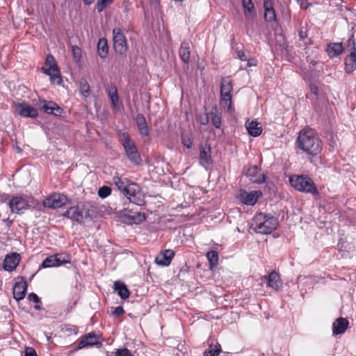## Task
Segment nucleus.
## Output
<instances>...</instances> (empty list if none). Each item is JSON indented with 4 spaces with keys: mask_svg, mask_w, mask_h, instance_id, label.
<instances>
[{
    "mask_svg": "<svg viewBox=\"0 0 356 356\" xmlns=\"http://www.w3.org/2000/svg\"><path fill=\"white\" fill-rule=\"evenodd\" d=\"M199 160L200 164L204 168L209 169L212 167L211 149L209 145H200Z\"/></svg>",
    "mask_w": 356,
    "mask_h": 356,
    "instance_id": "nucleus-13",
    "label": "nucleus"
},
{
    "mask_svg": "<svg viewBox=\"0 0 356 356\" xmlns=\"http://www.w3.org/2000/svg\"><path fill=\"white\" fill-rule=\"evenodd\" d=\"M182 143H183L184 145L186 146L187 148H190L192 146V141L189 138H188V139L183 138Z\"/></svg>",
    "mask_w": 356,
    "mask_h": 356,
    "instance_id": "nucleus-50",
    "label": "nucleus"
},
{
    "mask_svg": "<svg viewBox=\"0 0 356 356\" xmlns=\"http://www.w3.org/2000/svg\"><path fill=\"white\" fill-rule=\"evenodd\" d=\"M296 145L309 160L319 154L323 149V143L319 136L311 128L303 129L299 132Z\"/></svg>",
    "mask_w": 356,
    "mask_h": 356,
    "instance_id": "nucleus-1",
    "label": "nucleus"
},
{
    "mask_svg": "<svg viewBox=\"0 0 356 356\" xmlns=\"http://www.w3.org/2000/svg\"><path fill=\"white\" fill-rule=\"evenodd\" d=\"M128 218H129V220L130 223H136V222H138L136 221V218H138V222H142V221L145 220V216L144 215H141L140 213H138L137 216H129Z\"/></svg>",
    "mask_w": 356,
    "mask_h": 356,
    "instance_id": "nucleus-40",
    "label": "nucleus"
},
{
    "mask_svg": "<svg viewBox=\"0 0 356 356\" xmlns=\"http://www.w3.org/2000/svg\"><path fill=\"white\" fill-rule=\"evenodd\" d=\"M28 299L30 301H33L35 303H39L40 302V298L34 293H31L28 296Z\"/></svg>",
    "mask_w": 356,
    "mask_h": 356,
    "instance_id": "nucleus-45",
    "label": "nucleus"
},
{
    "mask_svg": "<svg viewBox=\"0 0 356 356\" xmlns=\"http://www.w3.org/2000/svg\"><path fill=\"white\" fill-rule=\"evenodd\" d=\"M261 195V193L259 191H251L248 193L245 191H243L240 193V200L243 204L246 205H254L257 202L259 197Z\"/></svg>",
    "mask_w": 356,
    "mask_h": 356,
    "instance_id": "nucleus-21",
    "label": "nucleus"
},
{
    "mask_svg": "<svg viewBox=\"0 0 356 356\" xmlns=\"http://www.w3.org/2000/svg\"><path fill=\"white\" fill-rule=\"evenodd\" d=\"M309 89L312 94L315 95H318V88L316 83H309Z\"/></svg>",
    "mask_w": 356,
    "mask_h": 356,
    "instance_id": "nucleus-47",
    "label": "nucleus"
},
{
    "mask_svg": "<svg viewBox=\"0 0 356 356\" xmlns=\"http://www.w3.org/2000/svg\"><path fill=\"white\" fill-rule=\"evenodd\" d=\"M248 134L254 137L259 136L262 132V128L256 121H247L245 124Z\"/></svg>",
    "mask_w": 356,
    "mask_h": 356,
    "instance_id": "nucleus-29",
    "label": "nucleus"
},
{
    "mask_svg": "<svg viewBox=\"0 0 356 356\" xmlns=\"http://www.w3.org/2000/svg\"><path fill=\"white\" fill-rule=\"evenodd\" d=\"M98 54L102 58H105L108 54L107 41L104 38H101L97 44Z\"/></svg>",
    "mask_w": 356,
    "mask_h": 356,
    "instance_id": "nucleus-33",
    "label": "nucleus"
},
{
    "mask_svg": "<svg viewBox=\"0 0 356 356\" xmlns=\"http://www.w3.org/2000/svg\"><path fill=\"white\" fill-rule=\"evenodd\" d=\"M291 186L299 192L317 195L318 191L314 181L307 175H294L289 177Z\"/></svg>",
    "mask_w": 356,
    "mask_h": 356,
    "instance_id": "nucleus-4",
    "label": "nucleus"
},
{
    "mask_svg": "<svg viewBox=\"0 0 356 356\" xmlns=\"http://www.w3.org/2000/svg\"><path fill=\"white\" fill-rule=\"evenodd\" d=\"M175 257V252L172 250H164L161 251L155 257V263L161 266H168Z\"/></svg>",
    "mask_w": 356,
    "mask_h": 356,
    "instance_id": "nucleus-16",
    "label": "nucleus"
},
{
    "mask_svg": "<svg viewBox=\"0 0 356 356\" xmlns=\"http://www.w3.org/2000/svg\"><path fill=\"white\" fill-rule=\"evenodd\" d=\"M106 92L111 99L113 106L115 107L119 100L117 88L114 84H111L106 88Z\"/></svg>",
    "mask_w": 356,
    "mask_h": 356,
    "instance_id": "nucleus-32",
    "label": "nucleus"
},
{
    "mask_svg": "<svg viewBox=\"0 0 356 356\" xmlns=\"http://www.w3.org/2000/svg\"><path fill=\"white\" fill-rule=\"evenodd\" d=\"M17 149L18 152H21V149H20V148H19V147H17Z\"/></svg>",
    "mask_w": 356,
    "mask_h": 356,
    "instance_id": "nucleus-57",
    "label": "nucleus"
},
{
    "mask_svg": "<svg viewBox=\"0 0 356 356\" xmlns=\"http://www.w3.org/2000/svg\"><path fill=\"white\" fill-rule=\"evenodd\" d=\"M113 182L130 202L138 206L144 204L145 201L138 184L119 176H115Z\"/></svg>",
    "mask_w": 356,
    "mask_h": 356,
    "instance_id": "nucleus-2",
    "label": "nucleus"
},
{
    "mask_svg": "<svg viewBox=\"0 0 356 356\" xmlns=\"http://www.w3.org/2000/svg\"><path fill=\"white\" fill-rule=\"evenodd\" d=\"M101 342L99 340V337L94 332H89L82 337L81 339L79 342L76 350H80L85 348L92 347L96 345H100Z\"/></svg>",
    "mask_w": 356,
    "mask_h": 356,
    "instance_id": "nucleus-14",
    "label": "nucleus"
},
{
    "mask_svg": "<svg viewBox=\"0 0 356 356\" xmlns=\"http://www.w3.org/2000/svg\"><path fill=\"white\" fill-rule=\"evenodd\" d=\"M80 90L81 94L87 97L90 95V87L88 83L86 80H83L80 82Z\"/></svg>",
    "mask_w": 356,
    "mask_h": 356,
    "instance_id": "nucleus-35",
    "label": "nucleus"
},
{
    "mask_svg": "<svg viewBox=\"0 0 356 356\" xmlns=\"http://www.w3.org/2000/svg\"><path fill=\"white\" fill-rule=\"evenodd\" d=\"M179 55L180 58L184 63L188 64L189 63L191 58L189 43L186 42L181 43L179 51Z\"/></svg>",
    "mask_w": 356,
    "mask_h": 356,
    "instance_id": "nucleus-28",
    "label": "nucleus"
},
{
    "mask_svg": "<svg viewBox=\"0 0 356 356\" xmlns=\"http://www.w3.org/2000/svg\"><path fill=\"white\" fill-rule=\"evenodd\" d=\"M248 60V66L252 67L255 66L257 65V60L254 58L247 59Z\"/></svg>",
    "mask_w": 356,
    "mask_h": 356,
    "instance_id": "nucleus-51",
    "label": "nucleus"
},
{
    "mask_svg": "<svg viewBox=\"0 0 356 356\" xmlns=\"http://www.w3.org/2000/svg\"><path fill=\"white\" fill-rule=\"evenodd\" d=\"M34 308L36 310H40L41 309V307L39 305H35Z\"/></svg>",
    "mask_w": 356,
    "mask_h": 356,
    "instance_id": "nucleus-54",
    "label": "nucleus"
},
{
    "mask_svg": "<svg viewBox=\"0 0 356 356\" xmlns=\"http://www.w3.org/2000/svg\"><path fill=\"white\" fill-rule=\"evenodd\" d=\"M299 36L301 39H304L306 37V33L302 30L299 31Z\"/></svg>",
    "mask_w": 356,
    "mask_h": 356,
    "instance_id": "nucleus-52",
    "label": "nucleus"
},
{
    "mask_svg": "<svg viewBox=\"0 0 356 356\" xmlns=\"http://www.w3.org/2000/svg\"><path fill=\"white\" fill-rule=\"evenodd\" d=\"M129 350L127 348H120L115 352V356H124Z\"/></svg>",
    "mask_w": 356,
    "mask_h": 356,
    "instance_id": "nucleus-48",
    "label": "nucleus"
},
{
    "mask_svg": "<svg viewBox=\"0 0 356 356\" xmlns=\"http://www.w3.org/2000/svg\"><path fill=\"white\" fill-rule=\"evenodd\" d=\"M343 50L341 43H331L327 45V53L330 58H334L342 54Z\"/></svg>",
    "mask_w": 356,
    "mask_h": 356,
    "instance_id": "nucleus-27",
    "label": "nucleus"
},
{
    "mask_svg": "<svg viewBox=\"0 0 356 356\" xmlns=\"http://www.w3.org/2000/svg\"><path fill=\"white\" fill-rule=\"evenodd\" d=\"M23 356H37L35 350L33 348H27Z\"/></svg>",
    "mask_w": 356,
    "mask_h": 356,
    "instance_id": "nucleus-46",
    "label": "nucleus"
},
{
    "mask_svg": "<svg viewBox=\"0 0 356 356\" xmlns=\"http://www.w3.org/2000/svg\"><path fill=\"white\" fill-rule=\"evenodd\" d=\"M246 176L253 183L262 184L266 181L265 175L256 165L251 166L248 169Z\"/></svg>",
    "mask_w": 356,
    "mask_h": 356,
    "instance_id": "nucleus-18",
    "label": "nucleus"
},
{
    "mask_svg": "<svg viewBox=\"0 0 356 356\" xmlns=\"http://www.w3.org/2000/svg\"><path fill=\"white\" fill-rule=\"evenodd\" d=\"M27 283L24 277H21V280L17 282L13 287V296L14 298L19 301L23 300L26 296L27 290Z\"/></svg>",
    "mask_w": 356,
    "mask_h": 356,
    "instance_id": "nucleus-20",
    "label": "nucleus"
},
{
    "mask_svg": "<svg viewBox=\"0 0 356 356\" xmlns=\"http://www.w3.org/2000/svg\"><path fill=\"white\" fill-rule=\"evenodd\" d=\"M349 325L347 319L340 317L332 323V333L334 335L341 334L346 332Z\"/></svg>",
    "mask_w": 356,
    "mask_h": 356,
    "instance_id": "nucleus-22",
    "label": "nucleus"
},
{
    "mask_svg": "<svg viewBox=\"0 0 356 356\" xmlns=\"http://www.w3.org/2000/svg\"><path fill=\"white\" fill-rule=\"evenodd\" d=\"M72 54L74 60L76 62L80 61L81 58V49L78 46H72Z\"/></svg>",
    "mask_w": 356,
    "mask_h": 356,
    "instance_id": "nucleus-39",
    "label": "nucleus"
},
{
    "mask_svg": "<svg viewBox=\"0 0 356 356\" xmlns=\"http://www.w3.org/2000/svg\"><path fill=\"white\" fill-rule=\"evenodd\" d=\"M16 111L19 115L25 118H35L38 113L37 110L26 103H19L16 106Z\"/></svg>",
    "mask_w": 356,
    "mask_h": 356,
    "instance_id": "nucleus-19",
    "label": "nucleus"
},
{
    "mask_svg": "<svg viewBox=\"0 0 356 356\" xmlns=\"http://www.w3.org/2000/svg\"><path fill=\"white\" fill-rule=\"evenodd\" d=\"M39 107L47 114H53L56 116H60L63 113V109L55 102L51 101L42 100L40 102Z\"/></svg>",
    "mask_w": 356,
    "mask_h": 356,
    "instance_id": "nucleus-17",
    "label": "nucleus"
},
{
    "mask_svg": "<svg viewBox=\"0 0 356 356\" xmlns=\"http://www.w3.org/2000/svg\"><path fill=\"white\" fill-rule=\"evenodd\" d=\"M136 121L140 134L143 136H148L149 135V127L145 116L140 113L138 114Z\"/></svg>",
    "mask_w": 356,
    "mask_h": 356,
    "instance_id": "nucleus-25",
    "label": "nucleus"
},
{
    "mask_svg": "<svg viewBox=\"0 0 356 356\" xmlns=\"http://www.w3.org/2000/svg\"><path fill=\"white\" fill-rule=\"evenodd\" d=\"M83 1L85 4L90 5L94 1V0H83Z\"/></svg>",
    "mask_w": 356,
    "mask_h": 356,
    "instance_id": "nucleus-53",
    "label": "nucleus"
},
{
    "mask_svg": "<svg viewBox=\"0 0 356 356\" xmlns=\"http://www.w3.org/2000/svg\"><path fill=\"white\" fill-rule=\"evenodd\" d=\"M237 56H238V58L239 59H241V60H247V56L245 54V52L243 51H238L237 52Z\"/></svg>",
    "mask_w": 356,
    "mask_h": 356,
    "instance_id": "nucleus-49",
    "label": "nucleus"
},
{
    "mask_svg": "<svg viewBox=\"0 0 356 356\" xmlns=\"http://www.w3.org/2000/svg\"><path fill=\"white\" fill-rule=\"evenodd\" d=\"M9 207L13 213H19L30 207L29 200L23 196H15L10 200Z\"/></svg>",
    "mask_w": 356,
    "mask_h": 356,
    "instance_id": "nucleus-11",
    "label": "nucleus"
},
{
    "mask_svg": "<svg viewBox=\"0 0 356 356\" xmlns=\"http://www.w3.org/2000/svg\"><path fill=\"white\" fill-rule=\"evenodd\" d=\"M279 225L277 218L264 213H257L252 220V226L256 232L268 234L273 232Z\"/></svg>",
    "mask_w": 356,
    "mask_h": 356,
    "instance_id": "nucleus-3",
    "label": "nucleus"
},
{
    "mask_svg": "<svg viewBox=\"0 0 356 356\" xmlns=\"http://www.w3.org/2000/svg\"><path fill=\"white\" fill-rule=\"evenodd\" d=\"M113 47L116 53L125 54L127 51V44L125 35L120 28L113 30Z\"/></svg>",
    "mask_w": 356,
    "mask_h": 356,
    "instance_id": "nucleus-8",
    "label": "nucleus"
},
{
    "mask_svg": "<svg viewBox=\"0 0 356 356\" xmlns=\"http://www.w3.org/2000/svg\"><path fill=\"white\" fill-rule=\"evenodd\" d=\"M232 88L230 79L229 77L222 78L220 86V106L230 113L234 111L231 95Z\"/></svg>",
    "mask_w": 356,
    "mask_h": 356,
    "instance_id": "nucleus-5",
    "label": "nucleus"
},
{
    "mask_svg": "<svg viewBox=\"0 0 356 356\" xmlns=\"http://www.w3.org/2000/svg\"><path fill=\"white\" fill-rule=\"evenodd\" d=\"M20 259V254L17 252H13L7 254L3 262V268L6 271H13L19 265Z\"/></svg>",
    "mask_w": 356,
    "mask_h": 356,
    "instance_id": "nucleus-15",
    "label": "nucleus"
},
{
    "mask_svg": "<svg viewBox=\"0 0 356 356\" xmlns=\"http://www.w3.org/2000/svg\"><path fill=\"white\" fill-rule=\"evenodd\" d=\"M220 352V348L210 346L208 350L204 351V356H218Z\"/></svg>",
    "mask_w": 356,
    "mask_h": 356,
    "instance_id": "nucleus-36",
    "label": "nucleus"
},
{
    "mask_svg": "<svg viewBox=\"0 0 356 356\" xmlns=\"http://www.w3.org/2000/svg\"><path fill=\"white\" fill-rule=\"evenodd\" d=\"M122 144L129 160L133 163L138 165L141 161V158L134 142L131 140L127 133L122 134Z\"/></svg>",
    "mask_w": 356,
    "mask_h": 356,
    "instance_id": "nucleus-6",
    "label": "nucleus"
},
{
    "mask_svg": "<svg viewBox=\"0 0 356 356\" xmlns=\"http://www.w3.org/2000/svg\"><path fill=\"white\" fill-rule=\"evenodd\" d=\"M264 278L268 280L267 286L268 287L275 291H278L281 289L282 283L280 276L277 272L273 271L268 276H265Z\"/></svg>",
    "mask_w": 356,
    "mask_h": 356,
    "instance_id": "nucleus-23",
    "label": "nucleus"
},
{
    "mask_svg": "<svg viewBox=\"0 0 356 356\" xmlns=\"http://www.w3.org/2000/svg\"><path fill=\"white\" fill-rule=\"evenodd\" d=\"M243 6L245 10L250 11L254 8L251 0H243Z\"/></svg>",
    "mask_w": 356,
    "mask_h": 356,
    "instance_id": "nucleus-43",
    "label": "nucleus"
},
{
    "mask_svg": "<svg viewBox=\"0 0 356 356\" xmlns=\"http://www.w3.org/2000/svg\"><path fill=\"white\" fill-rule=\"evenodd\" d=\"M88 211H86L83 205L72 207L64 213L63 216L67 217L78 223H82L85 218L88 217Z\"/></svg>",
    "mask_w": 356,
    "mask_h": 356,
    "instance_id": "nucleus-9",
    "label": "nucleus"
},
{
    "mask_svg": "<svg viewBox=\"0 0 356 356\" xmlns=\"http://www.w3.org/2000/svg\"><path fill=\"white\" fill-rule=\"evenodd\" d=\"M113 0H97L96 8L99 13L104 10L107 5L112 3Z\"/></svg>",
    "mask_w": 356,
    "mask_h": 356,
    "instance_id": "nucleus-37",
    "label": "nucleus"
},
{
    "mask_svg": "<svg viewBox=\"0 0 356 356\" xmlns=\"http://www.w3.org/2000/svg\"><path fill=\"white\" fill-rule=\"evenodd\" d=\"M301 0H298V1H300Z\"/></svg>",
    "mask_w": 356,
    "mask_h": 356,
    "instance_id": "nucleus-58",
    "label": "nucleus"
},
{
    "mask_svg": "<svg viewBox=\"0 0 356 356\" xmlns=\"http://www.w3.org/2000/svg\"><path fill=\"white\" fill-rule=\"evenodd\" d=\"M211 120L212 124L217 129L220 128L221 126V116L218 113L216 109L215 108V111H211L207 115V117L205 118V122H202V124H206L209 120Z\"/></svg>",
    "mask_w": 356,
    "mask_h": 356,
    "instance_id": "nucleus-26",
    "label": "nucleus"
},
{
    "mask_svg": "<svg viewBox=\"0 0 356 356\" xmlns=\"http://www.w3.org/2000/svg\"><path fill=\"white\" fill-rule=\"evenodd\" d=\"M111 193V189L108 186H104L99 188L98 191V195L102 198L108 197Z\"/></svg>",
    "mask_w": 356,
    "mask_h": 356,
    "instance_id": "nucleus-38",
    "label": "nucleus"
},
{
    "mask_svg": "<svg viewBox=\"0 0 356 356\" xmlns=\"http://www.w3.org/2000/svg\"><path fill=\"white\" fill-rule=\"evenodd\" d=\"M152 3H156L157 0H149Z\"/></svg>",
    "mask_w": 356,
    "mask_h": 356,
    "instance_id": "nucleus-56",
    "label": "nucleus"
},
{
    "mask_svg": "<svg viewBox=\"0 0 356 356\" xmlns=\"http://www.w3.org/2000/svg\"><path fill=\"white\" fill-rule=\"evenodd\" d=\"M124 312L123 307L118 306L114 308V310L112 312V315L118 316L122 315Z\"/></svg>",
    "mask_w": 356,
    "mask_h": 356,
    "instance_id": "nucleus-44",
    "label": "nucleus"
},
{
    "mask_svg": "<svg viewBox=\"0 0 356 356\" xmlns=\"http://www.w3.org/2000/svg\"><path fill=\"white\" fill-rule=\"evenodd\" d=\"M347 47L349 48L350 51L356 52L355 40L353 39V35H352L347 41Z\"/></svg>",
    "mask_w": 356,
    "mask_h": 356,
    "instance_id": "nucleus-42",
    "label": "nucleus"
},
{
    "mask_svg": "<svg viewBox=\"0 0 356 356\" xmlns=\"http://www.w3.org/2000/svg\"><path fill=\"white\" fill-rule=\"evenodd\" d=\"M70 263V256L66 254H55L47 257L42 264V268L60 266Z\"/></svg>",
    "mask_w": 356,
    "mask_h": 356,
    "instance_id": "nucleus-10",
    "label": "nucleus"
},
{
    "mask_svg": "<svg viewBox=\"0 0 356 356\" xmlns=\"http://www.w3.org/2000/svg\"><path fill=\"white\" fill-rule=\"evenodd\" d=\"M67 197L63 194L54 193L44 200V207L51 209L62 207L66 202Z\"/></svg>",
    "mask_w": 356,
    "mask_h": 356,
    "instance_id": "nucleus-12",
    "label": "nucleus"
},
{
    "mask_svg": "<svg viewBox=\"0 0 356 356\" xmlns=\"http://www.w3.org/2000/svg\"><path fill=\"white\" fill-rule=\"evenodd\" d=\"M207 259L209 261L210 268L216 266L218 263V254L216 251L211 250L207 253Z\"/></svg>",
    "mask_w": 356,
    "mask_h": 356,
    "instance_id": "nucleus-34",
    "label": "nucleus"
},
{
    "mask_svg": "<svg viewBox=\"0 0 356 356\" xmlns=\"http://www.w3.org/2000/svg\"><path fill=\"white\" fill-rule=\"evenodd\" d=\"M46 69L44 70V72L50 76L51 81L60 83L62 81L60 78V70L57 66L56 60L51 54H48L45 60Z\"/></svg>",
    "mask_w": 356,
    "mask_h": 356,
    "instance_id": "nucleus-7",
    "label": "nucleus"
},
{
    "mask_svg": "<svg viewBox=\"0 0 356 356\" xmlns=\"http://www.w3.org/2000/svg\"><path fill=\"white\" fill-rule=\"evenodd\" d=\"M124 356H134V355L131 353L130 350H129L128 353H127V354Z\"/></svg>",
    "mask_w": 356,
    "mask_h": 356,
    "instance_id": "nucleus-55",
    "label": "nucleus"
},
{
    "mask_svg": "<svg viewBox=\"0 0 356 356\" xmlns=\"http://www.w3.org/2000/svg\"><path fill=\"white\" fill-rule=\"evenodd\" d=\"M113 289L117 291L118 296L122 299L125 300L129 296V291L126 285L120 281L115 282Z\"/></svg>",
    "mask_w": 356,
    "mask_h": 356,
    "instance_id": "nucleus-30",
    "label": "nucleus"
},
{
    "mask_svg": "<svg viewBox=\"0 0 356 356\" xmlns=\"http://www.w3.org/2000/svg\"><path fill=\"white\" fill-rule=\"evenodd\" d=\"M346 70L350 73L356 69V52L350 51L345 59Z\"/></svg>",
    "mask_w": 356,
    "mask_h": 356,
    "instance_id": "nucleus-31",
    "label": "nucleus"
},
{
    "mask_svg": "<svg viewBox=\"0 0 356 356\" xmlns=\"http://www.w3.org/2000/svg\"><path fill=\"white\" fill-rule=\"evenodd\" d=\"M1 222L5 225V228L3 229V231L8 232L10 230V227L13 225V220H10L9 218H5L2 219Z\"/></svg>",
    "mask_w": 356,
    "mask_h": 356,
    "instance_id": "nucleus-41",
    "label": "nucleus"
},
{
    "mask_svg": "<svg viewBox=\"0 0 356 356\" xmlns=\"http://www.w3.org/2000/svg\"><path fill=\"white\" fill-rule=\"evenodd\" d=\"M264 18L266 22H272L276 20L275 11L271 0H266L264 3Z\"/></svg>",
    "mask_w": 356,
    "mask_h": 356,
    "instance_id": "nucleus-24",
    "label": "nucleus"
}]
</instances>
